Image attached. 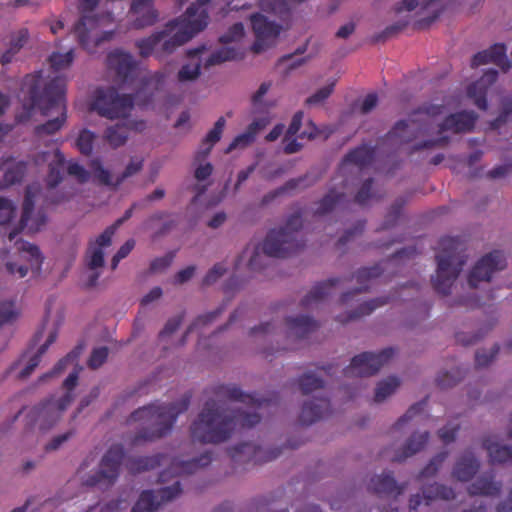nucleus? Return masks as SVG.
I'll list each match as a JSON object with an SVG mask.
<instances>
[{
  "mask_svg": "<svg viewBox=\"0 0 512 512\" xmlns=\"http://www.w3.org/2000/svg\"><path fill=\"white\" fill-rule=\"evenodd\" d=\"M447 457H448V452H446V451L440 452L437 455H435L429 461V463L421 470L418 477L420 479H424V478H430V477H433L434 475H436L439 468L442 466V464L447 459Z\"/></svg>",
  "mask_w": 512,
  "mask_h": 512,
  "instance_id": "52",
  "label": "nucleus"
},
{
  "mask_svg": "<svg viewBox=\"0 0 512 512\" xmlns=\"http://www.w3.org/2000/svg\"><path fill=\"white\" fill-rule=\"evenodd\" d=\"M134 107L131 95L119 94L114 88L98 90L92 108L107 119L127 118Z\"/></svg>",
  "mask_w": 512,
  "mask_h": 512,
  "instance_id": "9",
  "label": "nucleus"
},
{
  "mask_svg": "<svg viewBox=\"0 0 512 512\" xmlns=\"http://www.w3.org/2000/svg\"><path fill=\"white\" fill-rule=\"evenodd\" d=\"M210 0H197L184 16L169 21L161 30L136 42L141 57L163 59L192 39L207 26L208 15L203 7Z\"/></svg>",
  "mask_w": 512,
  "mask_h": 512,
  "instance_id": "2",
  "label": "nucleus"
},
{
  "mask_svg": "<svg viewBox=\"0 0 512 512\" xmlns=\"http://www.w3.org/2000/svg\"><path fill=\"white\" fill-rule=\"evenodd\" d=\"M278 455V451L266 450L252 442L241 443L231 449V457L238 463L265 462L277 458Z\"/></svg>",
  "mask_w": 512,
  "mask_h": 512,
  "instance_id": "21",
  "label": "nucleus"
},
{
  "mask_svg": "<svg viewBox=\"0 0 512 512\" xmlns=\"http://www.w3.org/2000/svg\"><path fill=\"white\" fill-rule=\"evenodd\" d=\"M73 61V51L69 50L68 52L61 53H53L50 58V66L54 71H60L66 69L70 66Z\"/></svg>",
  "mask_w": 512,
  "mask_h": 512,
  "instance_id": "55",
  "label": "nucleus"
},
{
  "mask_svg": "<svg viewBox=\"0 0 512 512\" xmlns=\"http://www.w3.org/2000/svg\"><path fill=\"white\" fill-rule=\"evenodd\" d=\"M499 352V346L493 345L489 349L478 350L475 354V361L477 366L484 367L489 365Z\"/></svg>",
  "mask_w": 512,
  "mask_h": 512,
  "instance_id": "57",
  "label": "nucleus"
},
{
  "mask_svg": "<svg viewBox=\"0 0 512 512\" xmlns=\"http://www.w3.org/2000/svg\"><path fill=\"white\" fill-rule=\"evenodd\" d=\"M65 87V79L57 76L46 84L42 94L31 91L32 108L39 110L46 118L43 124L35 127L37 137L58 132L66 122Z\"/></svg>",
  "mask_w": 512,
  "mask_h": 512,
  "instance_id": "3",
  "label": "nucleus"
},
{
  "mask_svg": "<svg viewBox=\"0 0 512 512\" xmlns=\"http://www.w3.org/2000/svg\"><path fill=\"white\" fill-rule=\"evenodd\" d=\"M302 1L303 0H262L261 6L264 11L273 12L283 17L288 13L291 3Z\"/></svg>",
  "mask_w": 512,
  "mask_h": 512,
  "instance_id": "49",
  "label": "nucleus"
},
{
  "mask_svg": "<svg viewBox=\"0 0 512 512\" xmlns=\"http://www.w3.org/2000/svg\"><path fill=\"white\" fill-rule=\"evenodd\" d=\"M15 244L20 257L29 262V267L32 271L38 272L43 261V257L38 247L23 241H17Z\"/></svg>",
  "mask_w": 512,
  "mask_h": 512,
  "instance_id": "41",
  "label": "nucleus"
},
{
  "mask_svg": "<svg viewBox=\"0 0 512 512\" xmlns=\"http://www.w3.org/2000/svg\"><path fill=\"white\" fill-rule=\"evenodd\" d=\"M40 194L38 185H31L27 188L23 201V209L21 216V225L30 232L38 231L46 222V217L42 211L34 212V202Z\"/></svg>",
  "mask_w": 512,
  "mask_h": 512,
  "instance_id": "20",
  "label": "nucleus"
},
{
  "mask_svg": "<svg viewBox=\"0 0 512 512\" xmlns=\"http://www.w3.org/2000/svg\"><path fill=\"white\" fill-rule=\"evenodd\" d=\"M301 228L300 214H292L284 226L273 229L266 235L263 242L268 253H272L275 258H285L298 251L304 245Z\"/></svg>",
  "mask_w": 512,
  "mask_h": 512,
  "instance_id": "6",
  "label": "nucleus"
},
{
  "mask_svg": "<svg viewBox=\"0 0 512 512\" xmlns=\"http://www.w3.org/2000/svg\"><path fill=\"white\" fill-rule=\"evenodd\" d=\"M92 167L94 176L100 183L117 187L126 179L133 177L143 169V159L138 157L131 158L124 171L115 177L98 161H94Z\"/></svg>",
  "mask_w": 512,
  "mask_h": 512,
  "instance_id": "18",
  "label": "nucleus"
},
{
  "mask_svg": "<svg viewBox=\"0 0 512 512\" xmlns=\"http://www.w3.org/2000/svg\"><path fill=\"white\" fill-rule=\"evenodd\" d=\"M299 387L304 394H308L322 388L323 380L315 373H305L299 379Z\"/></svg>",
  "mask_w": 512,
  "mask_h": 512,
  "instance_id": "53",
  "label": "nucleus"
},
{
  "mask_svg": "<svg viewBox=\"0 0 512 512\" xmlns=\"http://www.w3.org/2000/svg\"><path fill=\"white\" fill-rule=\"evenodd\" d=\"M181 493L180 483L176 481L172 486L163 487L159 490H146L140 494L131 512H154L162 504L172 501Z\"/></svg>",
  "mask_w": 512,
  "mask_h": 512,
  "instance_id": "13",
  "label": "nucleus"
},
{
  "mask_svg": "<svg viewBox=\"0 0 512 512\" xmlns=\"http://www.w3.org/2000/svg\"><path fill=\"white\" fill-rule=\"evenodd\" d=\"M71 361L69 360V357H64L62 359H60L56 365L53 367V369L47 373H44L43 375H41L38 379H37V384H43V383H46L48 382L50 379L58 376L59 374H61L67 367V365L70 363Z\"/></svg>",
  "mask_w": 512,
  "mask_h": 512,
  "instance_id": "61",
  "label": "nucleus"
},
{
  "mask_svg": "<svg viewBox=\"0 0 512 512\" xmlns=\"http://www.w3.org/2000/svg\"><path fill=\"white\" fill-rule=\"evenodd\" d=\"M225 306L221 305L214 311L199 315L187 328V333H191L196 329L203 328L214 322L224 311Z\"/></svg>",
  "mask_w": 512,
  "mask_h": 512,
  "instance_id": "51",
  "label": "nucleus"
},
{
  "mask_svg": "<svg viewBox=\"0 0 512 512\" xmlns=\"http://www.w3.org/2000/svg\"><path fill=\"white\" fill-rule=\"evenodd\" d=\"M81 370L82 367H78L63 381L62 388L65 392L62 396L56 398L54 395H50L30 409L28 418L39 431L45 433L53 429L59 423L63 413L75 400L73 390L78 384L79 372Z\"/></svg>",
  "mask_w": 512,
  "mask_h": 512,
  "instance_id": "5",
  "label": "nucleus"
},
{
  "mask_svg": "<svg viewBox=\"0 0 512 512\" xmlns=\"http://www.w3.org/2000/svg\"><path fill=\"white\" fill-rule=\"evenodd\" d=\"M425 505L428 506L432 501L452 500L455 498V492L451 487L443 484L433 483L423 488Z\"/></svg>",
  "mask_w": 512,
  "mask_h": 512,
  "instance_id": "43",
  "label": "nucleus"
},
{
  "mask_svg": "<svg viewBox=\"0 0 512 512\" xmlns=\"http://www.w3.org/2000/svg\"><path fill=\"white\" fill-rule=\"evenodd\" d=\"M329 409V402L326 399H312L304 402L299 420L303 425H311L321 419Z\"/></svg>",
  "mask_w": 512,
  "mask_h": 512,
  "instance_id": "34",
  "label": "nucleus"
},
{
  "mask_svg": "<svg viewBox=\"0 0 512 512\" xmlns=\"http://www.w3.org/2000/svg\"><path fill=\"white\" fill-rule=\"evenodd\" d=\"M369 487L378 494L398 496L405 491L407 483L397 484L391 473L383 472L371 478Z\"/></svg>",
  "mask_w": 512,
  "mask_h": 512,
  "instance_id": "32",
  "label": "nucleus"
},
{
  "mask_svg": "<svg viewBox=\"0 0 512 512\" xmlns=\"http://www.w3.org/2000/svg\"><path fill=\"white\" fill-rule=\"evenodd\" d=\"M394 351L386 348L378 353L364 352L355 356L344 370L347 376H371L377 373L392 358Z\"/></svg>",
  "mask_w": 512,
  "mask_h": 512,
  "instance_id": "12",
  "label": "nucleus"
},
{
  "mask_svg": "<svg viewBox=\"0 0 512 512\" xmlns=\"http://www.w3.org/2000/svg\"><path fill=\"white\" fill-rule=\"evenodd\" d=\"M374 152L367 147H360L355 149L354 151L350 152L345 160H344V166L348 164H354L355 170L358 171L362 167L368 165L372 159H373Z\"/></svg>",
  "mask_w": 512,
  "mask_h": 512,
  "instance_id": "45",
  "label": "nucleus"
},
{
  "mask_svg": "<svg viewBox=\"0 0 512 512\" xmlns=\"http://www.w3.org/2000/svg\"><path fill=\"white\" fill-rule=\"evenodd\" d=\"M96 135L88 129H83L76 140V146L84 155H89L93 150Z\"/></svg>",
  "mask_w": 512,
  "mask_h": 512,
  "instance_id": "54",
  "label": "nucleus"
},
{
  "mask_svg": "<svg viewBox=\"0 0 512 512\" xmlns=\"http://www.w3.org/2000/svg\"><path fill=\"white\" fill-rule=\"evenodd\" d=\"M459 428L460 425L458 423L449 422L438 430L437 435L443 443L450 444L455 441Z\"/></svg>",
  "mask_w": 512,
  "mask_h": 512,
  "instance_id": "60",
  "label": "nucleus"
},
{
  "mask_svg": "<svg viewBox=\"0 0 512 512\" xmlns=\"http://www.w3.org/2000/svg\"><path fill=\"white\" fill-rule=\"evenodd\" d=\"M340 283V279H330L326 282L316 285L302 300L305 307H311L320 301H323L332 294V290L336 284Z\"/></svg>",
  "mask_w": 512,
  "mask_h": 512,
  "instance_id": "40",
  "label": "nucleus"
},
{
  "mask_svg": "<svg viewBox=\"0 0 512 512\" xmlns=\"http://www.w3.org/2000/svg\"><path fill=\"white\" fill-rule=\"evenodd\" d=\"M187 408L188 403L180 401L171 404H151L137 409L128 421L141 422L142 428L134 436L132 443L137 445L161 438L171 430L177 416Z\"/></svg>",
  "mask_w": 512,
  "mask_h": 512,
  "instance_id": "4",
  "label": "nucleus"
},
{
  "mask_svg": "<svg viewBox=\"0 0 512 512\" xmlns=\"http://www.w3.org/2000/svg\"><path fill=\"white\" fill-rule=\"evenodd\" d=\"M67 173L75 178L79 183H85L90 178V173L76 162H69L67 165Z\"/></svg>",
  "mask_w": 512,
  "mask_h": 512,
  "instance_id": "63",
  "label": "nucleus"
},
{
  "mask_svg": "<svg viewBox=\"0 0 512 512\" xmlns=\"http://www.w3.org/2000/svg\"><path fill=\"white\" fill-rule=\"evenodd\" d=\"M99 0H81L79 10L81 17L74 25V33L78 39L79 44L88 52H94L95 48L104 41H109L113 37V31L103 32L100 36L94 33L95 29L100 25L101 21L109 18L107 14L105 17H99L93 14L94 8L98 5Z\"/></svg>",
  "mask_w": 512,
  "mask_h": 512,
  "instance_id": "8",
  "label": "nucleus"
},
{
  "mask_svg": "<svg viewBox=\"0 0 512 512\" xmlns=\"http://www.w3.org/2000/svg\"><path fill=\"white\" fill-rule=\"evenodd\" d=\"M262 402L236 386H220L216 398L203 405L190 426L194 442L220 444L229 440L236 427H253L260 421L256 408Z\"/></svg>",
  "mask_w": 512,
  "mask_h": 512,
  "instance_id": "1",
  "label": "nucleus"
},
{
  "mask_svg": "<svg viewBox=\"0 0 512 512\" xmlns=\"http://www.w3.org/2000/svg\"><path fill=\"white\" fill-rule=\"evenodd\" d=\"M504 268V262L500 252H492L482 257L473 267L468 276L470 288H477L482 281H489L496 271Z\"/></svg>",
  "mask_w": 512,
  "mask_h": 512,
  "instance_id": "17",
  "label": "nucleus"
},
{
  "mask_svg": "<svg viewBox=\"0 0 512 512\" xmlns=\"http://www.w3.org/2000/svg\"><path fill=\"white\" fill-rule=\"evenodd\" d=\"M482 447L487 451L492 464H512V447L502 444L495 435L482 439Z\"/></svg>",
  "mask_w": 512,
  "mask_h": 512,
  "instance_id": "29",
  "label": "nucleus"
},
{
  "mask_svg": "<svg viewBox=\"0 0 512 512\" xmlns=\"http://www.w3.org/2000/svg\"><path fill=\"white\" fill-rule=\"evenodd\" d=\"M334 83H331L325 87L317 90L313 95L306 99V105L308 106H319L324 103V101L331 95L333 92Z\"/></svg>",
  "mask_w": 512,
  "mask_h": 512,
  "instance_id": "58",
  "label": "nucleus"
},
{
  "mask_svg": "<svg viewBox=\"0 0 512 512\" xmlns=\"http://www.w3.org/2000/svg\"><path fill=\"white\" fill-rule=\"evenodd\" d=\"M319 323L310 316L297 315L285 319V336L291 341L303 339L316 331Z\"/></svg>",
  "mask_w": 512,
  "mask_h": 512,
  "instance_id": "22",
  "label": "nucleus"
},
{
  "mask_svg": "<svg viewBox=\"0 0 512 512\" xmlns=\"http://www.w3.org/2000/svg\"><path fill=\"white\" fill-rule=\"evenodd\" d=\"M498 76V72L494 69L488 70L480 80L471 84L468 87V96L474 99L475 105L485 110L487 108L486 91L490 85H492Z\"/></svg>",
  "mask_w": 512,
  "mask_h": 512,
  "instance_id": "31",
  "label": "nucleus"
},
{
  "mask_svg": "<svg viewBox=\"0 0 512 512\" xmlns=\"http://www.w3.org/2000/svg\"><path fill=\"white\" fill-rule=\"evenodd\" d=\"M436 276L432 279L434 288L442 295L451 293V287L458 277L465 258L454 249L443 250L437 255Z\"/></svg>",
  "mask_w": 512,
  "mask_h": 512,
  "instance_id": "10",
  "label": "nucleus"
},
{
  "mask_svg": "<svg viewBox=\"0 0 512 512\" xmlns=\"http://www.w3.org/2000/svg\"><path fill=\"white\" fill-rule=\"evenodd\" d=\"M382 271L383 269L380 267V265H375L370 268L359 269L355 274L356 281L359 284V287H357L353 291H348L344 293L341 297V301L343 303H348L353 295L366 291L368 288L367 282L379 277Z\"/></svg>",
  "mask_w": 512,
  "mask_h": 512,
  "instance_id": "36",
  "label": "nucleus"
},
{
  "mask_svg": "<svg viewBox=\"0 0 512 512\" xmlns=\"http://www.w3.org/2000/svg\"><path fill=\"white\" fill-rule=\"evenodd\" d=\"M109 350L107 347L95 348L87 362L89 368L95 370L99 368L107 359Z\"/></svg>",
  "mask_w": 512,
  "mask_h": 512,
  "instance_id": "62",
  "label": "nucleus"
},
{
  "mask_svg": "<svg viewBox=\"0 0 512 512\" xmlns=\"http://www.w3.org/2000/svg\"><path fill=\"white\" fill-rule=\"evenodd\" d=\"M227 269L224 265L217 263L215 264L205 275L203 279V285L210 286L216 283L222 276L225 275Z\"/></svg>",
  "mask_w": 512,
  "mask_h": 512,
  "instance_id": "64",
  "label": "nucleus"
},
{
  "mask_svg": "<svg viewBox=\"0 0 512 512\" xmlns=\"http://www.w3.org/2000/svg\"><path fill=\"white\" fill-rule=\"evenodd\" d=\"M421 132L420 123L417 120H400L388 134V140L394 145H401L412 141Z\"/></svg>",
  "mask_w": 512,
  "mask_h": 512,
  "instance_id": "30",
  "label": "nucleus"
},
{
  "mask_svg": "<svg viewBox=\"0 0 512 512\" xmlns=\"http://www.w3.org/2000/svg\"><path fill=\"white\" fill-rule=\"evenodd\" d=\"M279 327L275 322H262L250 329L249 336L255 340L271 339L278 336Z\"/></svg>",
  "mask_w": 512,
  "mask_h": 512,
  "instance_id": "46",
  "label": "nucleus"
},
{
  "mask_svg": "<svg viewBox=\"0 0 512 512\" xmlns=\"http://www.w3.org/2000/svg\"><path fill=\"white\" fill-rule=\"evenodd\" d=\"M463 375L459 370L445 371L437 378L438 385L442 388H449L456 385Z\"/></svg>",
  "mask_w": 512,
  "mask_h": 512,
  "instance_id": "59",
  "label": "nucleus"
},
{
  "mask_svg": "<svg viewBox=\"0 0 512 512\" xmlns=\"http://www.w3.org/2000/svg\"><path fill=\"white\" fill-rule=\"evenodd\" d=\"M388 303L387 297L376 298L362 303L356 310L350 311L344 315L337 316V321L347 323L349 321L357 320L363 316L371 314L376 308L381 307Z\"/></svg>",
  "mask_w": 512,
  "mask_h": 512,
  "instance_id": "39",
  "label": "nucleus"
},
{
  "mask_svg": "<svg viewBox=\"0 0 512 512\" xmlns=\"http://www.w3.org/2000/svg\"><path fill=\"white\" fill-rule=\"evenodd\" d=\"M320 178H321V175L319 173L309 171L304 176L290 179L283 186L267 193L263 197L262 203L268 204L271 201H273L274 199H276L277 197L284 195V194H288L291 191L296 190L298 188L305 189V188L311 187L314 184H316L320 180Z\"/></svg>",
  "mask_w": 512,
  "mask_h": 512,
  "instance_id": "26",
  "label": "nucleus"
},
{
  "mask_svg": "<svg viewBox=\"0 0 512 512\" xmlns=\"http://www.w3.org/2000/svg\"><path fill=\"white\" fill-rule=\"evenodd\" d=\"M210 462L211 454L209 452H205L199 457L190 460H174L171 463L170 470L177 475L192 474L198 469L208 466Z\"/></svg>",
  "mask_w": 512,
  "mask_h": 512,
  "instance_id": "37",
  "label": "nucleus"
},
{
  "mask_svg": "<svg viewBox=\"0 0 512 512\" xmlns=\"http://www.w3.org/2000/svg\"><path fill=\"white\" fill-rule=\"evenodd\" d=\"M15 215L14 204L5 198H0V234L8 232L9 241H13L18 231L16 229L9 230L7 225Z\"/></svg>",
  "mask_w": 512,
  "mask_h": 512,
  "instance_id": "42",
  "label": "nucleus"
},
{
  "mask_svg": "<svg viewBox=\"0 0 512 512\" xmlns=\"http://www.w3.org/2000/svg\"><path fill=\"white\" fill-rule=\"evenodd\" d=\"M429 438L430 433L428 431H414L401 446L387 449L385 456L392 462L403 463L408 458L421 452Z\"/></svg>",
  "mask_w": 512,
  "mask_h": 512,
  "instance_id": "15",
  "label": "nucleus"
},
{
  "mask_svg": "<svg viewBox=\"0 0 512 512\" xmlns=\"http://www.w3.org/2000/svg\"><path fill=\"white\" fill-rule=\"evenodd\" d=\"M108 67L114 74V81L119 85L130 82L136 74V62L123 51H115L107 58Z\"/></svg>",
  "mask_w": 512,
  "mask_h": 512,
  "instance_id": "19",
  "label": "nucleus"
},
{
  "mask_svg": "<svg viewBox=\"0 0 512 512\" xmlns=\"http://www.w3.org/2000/svg\"><path fill=\"white\" fill-rule=\"evenodd\" d=\"M480 469V461L472 451H464L455 461L452 477L460 482H468Z\"/></svg>",
  "mask_w": 512,
  "mask_h": 512,
  "instance_id": "27",
  "label": "nucleus"
},
{
  "mask_svg": "<svg viewBox=\"0 0 512 512\" xmlns=\"http://www.w3.org/2000/svg\"><path fill=\"white\" fill-rule=\"evenodd\" d=\"M145 123L143 121L125 120L123 122L111 125L104 132V139L112 148L123 146L128 139V131H143Z\"/></svg>",
  "mask_w": 512,
  "mask_h": 512,
  "instance_id": "24",
  "label": "nucleus"
},
{
  "mask_svg": "<svg viewBox=\"0 0 512 512\" xmlns=\"http://www.w3.org/2000/svg\"><path fill=\"white\" fill-rule=\"evenodd\" d=\"M251 25L254 31L256 41L253 49L259 53L271 46L280 32V25L276 24L268 16L255 14L251 16Z\"/></svg>",
  "mask_w": 512,
  "mask_h": 512,
  "instance_id": "14",
  "label": "nucleus"
},
{
  "mask_svg": "<svg viewBox=\"0 0 512 512\" xmlns=\"http://www.w3.org/2000/svg\"><path fill=\"white\" fill-rule=\"evenodd\" d=\"M275 258L268 253L265 243L249 242L236 260V267L242 263L251 271H261L270 265L271 259Z\"/></svg>",
  "mask_w": 512,
  "mask_h": 512,
  "instance_id": "16",
  "label": "nucleus"
},
{
  "mask_svg": "<svg viewBox=\"0 0 512 512\" xmlns=\"http://www.w3.org/2000/svg\"><path fill=\"white\" fill-rule=\"evenodd\" d=\"M382 193L380 190L373 187V180L371 178L366 179L361 188L358 190L355 200L359 204H366L370 200L381 198Z\"/></svg>",
  "mask_w": 512,
  "mask_h": 512,
  "instance_id": "47",
  "label": "nucleus"
},
{
  "mask_svg": "<svg viewBox=\"0 0 512 512\" xmlns=\"http://www.w3.org/2000/svg\"><path fill=\"white\" fill-rule=\"evenodd\" d=\"M476 115L473 112H459L450 115L440 125V132L452 131L454 133L469 131L473 128Z\"/></svg>",
  "mask_w": 512,
  "mask_h": 512,
  "instance_id": "33",
  "label": "nucleus"
},
{
  "mask_svg": "<svg viewBox=\"0 0 512 512\" xmlns=\"http://www.w3.org/2000/svg\"><path fill=\"white\" fill-rule=\"evenodd\" d=\"M494 63L504 72H507L511 63L506 57V48L502 44H495L488 50L475 54L471 61V67L475 68L483 64Z\"/></svg>",
  "mask_w": 512,
  "mask_h": 512,
  "instance_id": "28",
  "label": "nucleus"
},
{
  "mask_svg": "<svg viewBox=\"0 0 512 512\" xmlns=\"http://www.w3.org/2000/svg\"><path fill=\"white\" fill-rule=\"evenodd\" d=\"M123 455L124 452L121 446H112L102 457L98 470L89 474L84 479L83 484L100 489H107L112 486L118 478Z\"/></svg>",
  "mask_w": 512,
  "mask_h": 512,
  "instance_id": "11",
  "label": "nucleus"
},
{
  "mask_svg": "<svg viewBox=\"0 0 512 512\" xmlns=\"http://www.w3.org/2000/svg\"><path fill=\"white\" fill-rule=\"evenodd\" d=\"M86 259L89 270L101 269L104 266V253L96 245L90 246Z\"/></svg>",
  "mask_w": 512,
  "mask_h": 512,
  "instance_id": "56",
  "label": "nucleus"
},
{
  "mask_svg": "<svg viewBox=\"0 0 512 512\" xmlns=\"http://www.w3.org/2000/svg\"><path fill=\"white\" fill-rule=\"evenodd\" d=\"M426 399L419 401L417 403H414L411 405L407 411L398 418V420L393 424L392 430H400L403 426H405L407 423H409L414 417L419 415L426 406Z\"/></svg>",
  "mask_w": 512,
  "mask_h": 512,
  "instance_id": "50",
  "label": "nucleus"
},
{
  "mask_svg": "<svg viewBox=\"0 0 512 512\" xmlns=\"http://www.w3.org/2000/svg\"><path fill=\"white\" fill-rule=\"evenodd\" d=\"M133 14L135 15V19L132 22V27L135 29H143L152 26L158 18L157 11L152 6H147L142 12Z\"/></svg>",
  "mask_w": 512,
  "mask_h": 512,
  "instance_id": "48",
  "label": "nucleus"
},
{
  "mask_svg": "<svg viewBox=\"0 0 512 512\" xmlns=\"http://www.w3.org/2000/svg\"><path fill=\"white\" fill-rule=\"evenodd\" d=\"M207 50L206 45H200L186 52V61L177 73L180 83L195 82L201 74V67L208 70L236 57V50L233 47H224L204 57Z\"/></svg>",
  "mask_w": 512,
  "mask_h": 512,
  "instance_id": "7",
  "label": "nucleus"
},
{
  "mask_svg": "<svg viewBox=\"0 0 512 512\" xmlns=\"http://www.w3.org/2000/svg\"><path fill=\"white\" fill-rule=\"evenodd\" d=\"M501 489V482L495 481L493 475L483 474L468 487V492L470 495L497 496Z\"/></svg>",
  "mask_w": 512,
  "mask_h": 512,
  "instance_id": "35",
  "label": "nucleus"
},
{
  "mask_svg": "<svg viewBox=\"0 0 512 512\" xmlns=\"http://www.w3.org/2000/svg\"><path fill=\"white\" fill-rule=\"evenodd\" d=\"M35 161L37 164H48L49 174L47 176V184L49 187L53 188L61 182L65 166V159L59 150L54 149L51 151L38 153Z\"/></svg>",
  "mask_w": 512,
  "mask_h": 512,
  "instance_id": "23",
  "label": "nucleus"
},
{
  "mask_svg": "<svg viewBox=\"0 0 512 512\" xmlns=\"http://www.w3.org/2000/svg\"><path fill=\"white\" fill-rule=\"evenodd\" d=\"M400 385L396 377H388L379 381L374 390L373 402L376 404L384 403L398 389Z\"/></svg>",
  "mask_w": 512,
  "mask_h": 512,
  "instance_id": "44",
  "label": "nucleus"
},
{
  "mask_svg": "<svg viewBox=\"0 0 512 512\" xmlns=\"http://www.w3.org/2000/svg\"><path fill=\"white\" fill-rule=\"evenodd\" d=\"M346 193L336 187L329 189L328 193L316 204L315 215L324 216L344 202Z\"/></svg>",
  "mask_w": 512,
  "mask_h": 512,
  "instance_id": "38",
  "label": "nucleus"
},
{
  "mask_svg": "<svg viewBox=\"0 0 512 512\" xmlns=\"http://www.w3.org/2000/svg\"><path fill=\"white\" fill-rule=\"evenodd\" d=\"M320 178H321V175L319 173L309 171L304 176L290 179L283 186L267 193L263 197L262 203L268 204L271 201H273L274 199H276L277 197L284 195V194H288L291 191L296 190L298 188L305 189V188L311 187L314 184H316L320 180Z\"/></svg>",
  "mask_w": 512,
  "mask_h": 512,
  "instance_id": "25",
  "label": "nucleus"
}]
</instances>
